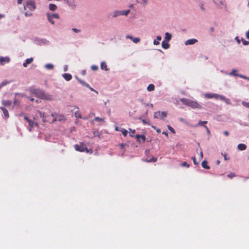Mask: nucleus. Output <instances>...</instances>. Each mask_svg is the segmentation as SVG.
<instances>
[{
  "instance_id": "nucleus-1",
  "label": "nucleus",
  "mask_w": 249,
  "mask_h": 249,
  "mask_svg": "<svg viewBox=\"0 0 249 249\" xmlns=\"http://www.w3.org/2000/svg\"><path fill=\"white\" fill-rule=\"evenodd\" d=\"M37 113L39 116L42 119V121L43 123L45 122H53L56 120V118L54 117L53 114L50 112V114H46L45 112H42L39 110L37 111Z\"/></svg>"
},
{
  "instance_id": "nucleus-13",
  "label": "nucleus",
  "mask_w": 249,
  "mask_h": 249,
  "mask_svg": "<svg viewBox=\"0 0 249 249\" xmlns=\"http://www.w3.org/2000/svg\"><path fill=\"white\" fill-rule=\"evenodd\" d=\"M33 58L31 57V58H27L26 60H25V62H24L23 64V66L24 67H27V65L28 64H29L30 63H31L33 61Z\"/></svg>"
},
{
  "instance_id": "nucleus-11",
  "label": "nucleus",
  "mask_w": 249,
  "mask_h": 249,
  "mask_svg": "<svg viewBox=\"0 0 249 249\" xmlns=\"http://www.w3.org/2000/svg\"><path fill=\"white\" fill-rule=\"evenodd\" d=\"M127 38H130L131 40L133 41V42L135 43H137L140 41V39L139 37H133L132 36H130L129 35L126 36Z\"/></svg>"
},
{
  "instance_id": "nucleus-41",
  "label": "nucleus",
  "mask_w": 249,
  "mask_h": 249,
  "mask_svg": "<svg viewBox=\"0 0 249 249\" xmlns=\"http://www.w3.org/2000/svg\"><path fill=\"white\" fill-rule=\"evenodd\" d=\"M243 105L249 108V102H243Z\"/></svg>"
},
{
  "instance_id": "nucleus-34",
  "label": "nucleus",
  "mask_w": 249,
  "mask_h": 249,
  "mask_svg": "<svg viewBox=\"0 0 249 249\" xmlns=\"http://www.w3.org/2000/svg\"><path fill=\"white\" fill-rule=\"evenodd\" d=\"M157 160V158L153 157L152 159L147 160L148 162H156Z\"/></svg>"
},
{
  "instance_id": "nucleus-38",
  "label": "nucleus",
  "mask_w": 249,
  "mask_h": 249,
  "mask_svg": "<svg viewBox=\"0 0 249 249\" xmlns=\"http://www.w3.org/2000/svg\"><path fill=\"white\" fill-rule=\"evenodd\" d=\"M121 131H122V133L124 137H126L127 136V133H128V131L126 130L123 129Z\"/></svg>"
},
{
  "instance_id": "nucleus-42",
  "label": "nucleus",
  "mask_w": 249,
  "mask_h": 249,
  "mask_svg": "<svg viewBox=\"0 0 249 249\" xmlns=\"http://www.w3.org/2000/svg\"><path fill=\"white\" fill-rule=\"evenodd\" d=\"M142 123L144 124H148V125H150V123L149 122V121H146L145 120H144V119H142Z\"/></svg>"
},
{
  "instance_id": "nucleus-24",
  "label": "nucleus",
  "mask_w": 249,
  "mask_h": 249,
  "mask_svg": "<svg viewBox=\"0 0 249 249\" xmlns=\"http://www.w3.org/2000/svg\"><path fill=\"white\" fill-rule=\"evenodd\" d=\"M29 124V126L31 127L30 131L31 130V128L34 127V125L35 124L36 125H38V124L37 123H35L34 121H31V120H29L28 122Z\"/></svg>"
},
{
  "instance_id": "nucleus-12",
  "label": "nucleus",
  "mask_w": 249,
  "mask_h": 249,
  "mask_svg": "<svg viewBox=\"0 0 249 249\" xmlns=\"http://www.w3.org/2000/svg\"><path fill=\"white\" fill-rule=\"evenodd\" d=\"M207 123V121H199L198 124L196 126H197V125L203 126L204 125L205 128L206 129L207 131L208 132H209V129L208 127L206 125H204V124H206Z\"/></svg>"
},
{
  "instance_id": "nucleus-62",
  "label": "nucleus",
  "mask_w": 249,
  "mask_h": 249,
  "mask_svg": "<svg viewBox=\"0 0 249 249\" xmlns=\"http://www.w3.org/2000/svg\"><path fill=\"white\" fill-rule=\"evenodd\" d=\"M200 8H201V10H204V8L203 7V6H201Z\"/></svg>"
},
{
  "instance_id": "nucleus-4",
  "label": "nucleus",
  "mask_w": 249,
  "mask_h": 249,
  "mask_svg": "<svg viewBox=\"0 0 249 249\" xmlns=\"http://www.w3.org/2000/svg\"><path fill=\"white\" fill-rule=\"evenodd\" d=\"M180 101L184 105L192 108H200V105L196 101H194L186 98L180 99Z\"/></svg>"
},
{
  "instance_id": "nucleus-17",
  "label": "nucleus",
  "mask_w": 249,
  "mask_h": 249,
  "mask_svg": "<svg viewBox=\"0 0 249 249\" xmlns=\"http://www.w3.org/2000/svg\"><path fill=\"white\" fill-rule=\"evenodd\" d=\"M2 104L4 106L9 107L12 104V102L10 100H3Z\"/></svg>"
},
{
  "instance_id": "nucleus-48",
  "label": "nucleus",
  "mask_w": 249,
  "mask_h": 249,
  "mask_svg": "<svg viewBox=\"0 0 249 249\" xmlns=\"http://www.w3.org/2000/svg\"><path fill=\"white\" fill-rule=\"evenodd\" d=\"M236 72V70H232V71H231V73L233 74V75H237V74L235 73Z\"/></svg>"
},
{
  "instance_id": "nucleus-51",
  "label": "nucleus",
  "mask_w": 249,
  "mask_h": 249,
  "mask_svg": "<svg viewBox=\"0 0 249 249\" xmlns=\"http://www.w3.org/2000/svg\"><path fill=\"white\" fill-rule=\"evenodd\" d=\"M224 134H225V136H228L229 135V132L227 131H225L224 132Z\"/></svg>"
},
{
  "instance_id": "nucleus-3",
  "label": "nucleus",
  "mask_w": 249,
  "mask_h": 249,
  "mask_svg": "<svg viewBox=\"0 0 249 249\" xmlns=\"http://www.w3.org/2000/svg\"><path fill=\"white\" fill-rule=\"evenodd\" d=\"M34 93L40 99L47 100H52L53 96L49 94L45 93L43 90L40 89H35Z\"/></svg>"
},
{
  "instance_id": "nucleus-9",
  "label": "nucleus",
  "mask_w": 249,
  "mask_h": 249,
  "mask_svg": "<svg viewBox=\"0 0 249 249\" xmlns=\"http://www.w3.org/2000/svg\"><path fill=\"white\" fill-rule=\"evenodd\" d=\"M197 41H198V40L196 39H195V38L189 39L186 41V42H185V44L186 45H193V44H194L196 43Z\"/></svg>"
},
{
  "instance_id": "nucleus-14",
  "label": "nucleus",
  "mask_w": 249,
  "mask_h": 249,
  "mask_svg": "<svg viewBox=\"0 0 249 249\" xmlns=\"http://www.w3.org/2000/svg\"><path fill=\"white\" fill-rule=\"evenodd\" d=\"M63 78L67 81L71 80L72 78V76L69 73H64L63 74Z\"/></svg>"
},
{
  "instance_id": "nucleus-60",
  "label": "nucleus",
  "mask_w": 249,
  "mask_h": 249,
  "mask_svg": "<svg viewBox=\"0 0 249 249\" xmlns=\"http://www.w3.org/2000/svg\"><path fill=\"white\" fill-rule=\"evenodd\" d=\"M14 104L15 105H16V104H17V100H16V99H15V100H14Z\"/></svg>"
},
{
  "instance_id": "nucleus-8",
  "label": "nucleus",
  "mask_w": 249,
  "mask_h": 249,
  "mask_svg": "<svg viewBox=\"0 0 249 249\" xmlns=\"http://www.w3.org/2000/svg\"><path fill=\"white\" fill-rule=\"evenodd\" d=\"M136 138L139 142H144L146 140L145 137L143 135L138 134L136 136Z\"/></svg>"
},
{
  "instance_id": "nucleus-20",
  "label": "nucleus",
  "mask_w": 249,
  "mask_h": 249,
  "mask_svg": "<svg viewBox=\"0 0 249 249\" xmlns=\"http://www.w3.org/2000/svg\"><path fill=\"white\" fill-rule=\"evenodd\" d=\"M207 163H207V161L206 160H203L202 162V164H201V165H202V167L205 168V169H210V166L207 165Z\"/></svg>"
},
{
  "instance_id": "nucleus-47",
  "label": "nucleus",
  "mask_w": 249,
  "mask_h": 249,
  "mask_svg": "<svg viewBox=\"0 0 249 249\" xmlns=\"http://www.w3.org/2000/svg\"><path fill=\"white\" fill-rule=\"evenodd\" d=\"M72 31L73 32H74L75 33H78V32H80V30H78L76 28H72Z\"/></svg>"
},
{
  "instance_id": "nucleus-44",
  "label": "nucleus",
  "mask_w": 249,
  "mask_h": 249,
  "mask_svg": "<svg viewBox=\"0 0 249 249\" xmlns=\"http://www.w3.org/2000/svg\"><path fill=\"white\" fill-rule=\"evenodd\" d=\"M218 99H220L221 100H225V97L224 96L218 95Z\"/></svg>"
},
{
  "instance_id": "nucleus-55",
  "label": "nucleus",
  "mask_w": 249,
  "mask_h": 249,
  "mask_svg": "<svg viewBox=\"0 0 249 249\" xmlns=\"http://www.w3.org/2000/svg\"><path fill=\"white\" fill-rule=\"evenodd\" d=\"M162 134L165 135L166 136H168V133L166 132H163Z\"/></svg>"
},
{
  "instance_id": "nucleus-58",
  "label": "nucleus",
  "mask_w": 249,
  "mask_h": 249,
  "mask_svg": "<svg viewBox=\"0 0 249 249\" xmlns=\"http://www.w3.org/2000/svg\"><path fill=\"white\" fill-rule=\"evenodd\" d=\"M236 39L237 40V42L240 43V40L238 39V37H236Z\"/></svg>"
},
{
  "instance_id": "nucleus-26",
  "label": "nucleus",
  "mask_w": 249,
  "mask_h": 249,
  "mask_svg": "<svg viewBox=\"0 0 249 249\" xmlns=\"http://www.w3.org/2000/svg\"><path fill=\"white\" fill-rule=\"evenodd\" d=\"M45 67L48 70H52L53 69L54 66L52 64H47L45 65Z\"/></svg>"
},
{
  "instance_id": "nucleus-53",
  "label": "nucleus",
  "mask_w": 249,
  "mask_h": 249,
  "mask_svg": "<svg viewBox=\"0 0 249 249\" xmlns=\"http://www.w3.org/2000/svg\"><path fill=\"white\" fill-rule=\"evenodd\" d=\"M157 39H158V40H160L161 39V37L160 36H157Z\"/></svg>"
},
{
  "instance_id": "nucleus-19",
  "label": "nucleus",
  "mask_w": 249,
  "mask_h": 249,
  "mask_svg": "<svg viewBox=\"0 0 249 249\" xmlns=\"http://www.w3.org/2000/svg\"><path fill=\"white\" fill-rule=\"evenodd\" d=\"M162 47L163 48L165 49H167L169 47V44L168 43V41H163L161 43Z\"/></svg>"
},
{
  "instance_id": "nucleus-57",
  "label": "nucleus",
  "mask_w": 249,
  "mask_h": 249,
  "mask_svg": "<svg viewBox=\"0 0 249 249\" xmlns=\"http://www.w3.org/2000/svg\"><path fill=\"white\" fill-rule=\"evenodd\" d=\"M87 87H89V88L91 90H92V91H93V90H94V89H93V88H91V87H89V86L88 85H87Z\"/></svg>"
},
{
  "instance_id": "nucleus-50",
  "label": "nucleus",
  "mask_w": 249,
  "mask_h": 249,
  "mask_svg": "<svg viewBox=\"0 0 249 249\" xmlns=\"http://www.w3.org/2000/svg\"><path fill=\"white\" fill-rule=\"evenodd\" d=\"M75 116L76 117L81 118V115L78 113H75Z\"/></svg>"
},
{
  "instance_id": "nucleus-21",
  "label": "nucleus",
  "mask_w": 249,
  "mask_h": 249,
  "mask_svg": "<svg viewBox=\"0 0 249 249\" xmlns=\"http://www.w3.org/2000/svg\"><path fill=\"white\" fill-rule=\"evenodd\" d=\"M10 83V81L5 80L2 82V83L0 84V89H1L3 87L9 84Z\"/></svg>"
},
{
  "instance_id": "nucleus-46",
  "label": "nucleus",
  "mask_w": 249,
  "mask_h": 249,
  "mask_svg": "<svg viewBox=\"0 0 249 249\" xmlns=\"http://www.w3.org/2000/svg\"><path fill=\"white\" fill-rule=\"evenodd\" d=\"M152 127H153V128L155 129L156 130V131L157 132V133H160V129H156V127L154 126H152Z\"/></svg>"
},
{
  "instance_id": "nucleus-64",
  "label": "nucleus",
  "mask_w": 249,
  "mask_h": 249,
  "mask_svg": "<svg viewBox=\"0 0 249 249\" xmlns=\"http://www.w3.org/2000/svg\"><path fill=\"white\" fill-rule=\"evenodd\" d=\"M248 6L249 7V1L248 2Z\"/></svg>"
},
{
  "instance_id": "nucleus-49",
  "label": "nucleus",
  "mask_w": 249,
  "mask_h": 249,
  "mask_svg": "<svg viewBox=\"0 0 249 249\" xmlns=\"http://www.w3.org/2000/svg\"><path fill=\"white\" fill-rule=\"evenodd\" d=\"M246 37L249 39V31L246 33Z\"/></svg>"
},
{
  "instance_id": "nucleus-18",
  "label": "nucleus",
  "mask_w": 249,
  "mask_h": 249,
  "mask_svg": "<svg viewBox=\"0 0 249 249\" xmlns=\"http://www.w3.org/2000/svg\"><path fill=\"white\" fill-rule=\"evenodd\" d=\"M0 108L1 110H2L5 117H6V118H8L9 116L8 110L3 107H0Z\"/></svg>"
},
{
  "instance_id": "nucleus-10",
  "label": "nucleus",
  "mask_w": 249,
  "mask_h": 249,
  "mask_svg": "<svg viewBox=\"0 0 249 249\" xmlns=\"http://www.w3.org/2000/svg\"><path fill=\"white\" fill-rule=\"evenodd\" d=\"M205 97L207 98L218 99V95L216 94L206 93L205 94Z\"/></svg>"
},
{
  "instance_id": "nucleus-43",
  "label": "nucleus",
  "mask_w": 249,
  "mask_h": 249,
  "mask_svg": "<svg viewBox=\"0 0 249 249\" xmlns=\"http://www.w3.org/2000/svg\"><path fill=\"white\" fill-rule=\"evenodd\" d=\"M193 160V162L195 164V165H197L198 164V163L196 162V157H192V158Z\"/></svg>"
},
{
  "instance_id": "nucleus-16",
  "label": "nucleus",
  "mask_w": 249,
  "mask_h": 249,
  "mask_svg": "<svg viewBox=\"0 0 249 249\" xmlns=\"http://www.w3.org/2000/svg\"><path fill=\"white\" fill-rule=\"evenodd\" d=\"M247 148V146L244 143H240L238 145V149L240 150H245Z\"/></svg>"
},
{
  "instance_id": "nucleus-6",
  "label": "nucleus",
  "mask_w": 249,
  "mask_h": 249,
  "mask_svg": "<svg viewBox=\"0 0 249 249\" xmlns=\"http://www.w3.org/2000/svg\"><path fill=\"white\" fill-rule=\"evenodd\" d=\"M74 148L76 151L79 152H84L86 151L87 152H88V148L85 146V145L83 144H82L81 145L75 144L74 145Z\"/></svg>"
},
{
  "instance_id": "nucleus-31",
  "label": "nucleus",
  "mask_w": 249,
  "mask_h": 249,
  "mask_svg": "<svg viewBox=\"0 0 249 249\" xmlns=\"http://www.w3.org/2000/svg\"><path fill=\"white\" fill-rule=\"evenodd\" d=\"M94 120L95 121L99 122H103L104 121V119H103L102 118H100L99 117H95L94 119Z\"/></svg>"
},
{
  "instance_id": "nucleus-2",
  "label": "nucleus",
  "mask_w": 249,
  "mask_h": 249,
  "mask_svg": "<svg viewBox=\"0 0 249 249\" xmlns=\"http://www.w3.org/2000/svg\"><path fill=\"white\" fill-rule=\"evenodd\" d=\"M36 8L35 3L34 1L30 0L26 2L24 5V9L26 11L25 15L26 17H29L32 15V12L34 11Z\"/></svg>"
},
{
  "instance_id": "nucleus-61",
  "label": "nucleus",
  "mask_w": 249,
  "mask_h": 249,
  "mask_svg": "<svg viewBox=\"0 0 249 249\" xmlns=\"http://www.w3.org/2000/svg\"><path fill=\"white\" fill-rule=\"evenodd\" d=\"M224 159H225V160H227V159L226 158V155H224Z\"/></svg>"
},
{
  "instance_id": "nucleus-25",
  "label": "nucleus",
  "mask_w": 249,
  "mask_h": 249,
  "mask_svg": "<svg viewBox=\"0 0 249 249\" xmlns=\"http://www.w3.org/2000/svg\"><path fill=\"white\" fill-rule=\"evenodd\" d=\"M47 18L48 19L49 21L50 22H51L52 24H54V21L53 20L54 18H53L51 16L50 14H47Z\"/></svg>"
},
{
  "instance_id": "nucleus-30",
  "label": "nucleus",
  "mask_w": 249,
  "mask_h": 249,
  "mask_svg": "<svg viewBox=\"0 0 249 249\" xmlns=\"http://www.w3.org/2000/svg\"><path fill=\"white\" fill-rule=\"evenodd\" d=\"M50 16L53 18L55 19H58L59 18V16L58 14L55 13L50 15Z\"/></svg>"
},
{
  "instance_id": "nucleus-33",
  "label": "nucleus",
  "mask_w": 249,
  "mask_h": 249,
  "mask_svg": "<svg viewBox=\"0 0 249 249\" xmlns=\"http://www.w3.org/2000/svg\"><path fill=\"white\" fill-rule=\"evenodd\" d=\"M130 131V136L131 137H134V134L135 133L136 131L135 129H131V128L129 129Z\"/></svg>"
},
{
  "instance_id": "nucleus-27",
  "label": "nucleus",
  "mask_w": 249,
  "mask_h": 249,
  "mask_svg": "<svg viewBox=\"0 0 249 249\" xmlns=\"http://www.w3.org/2000/svg\"><path fill=\"white\" fill-rule=\"evenodd\" d=\"M172 37V35L169 34V33H165V39L167 40V41H169Z\"/></svg>"
},
{
  "instance_id": "nucleus-37",
  "label": "nucleus",
  "mask_w": 249,
  "mask_h": 249,
  "mask_svg": "<svg viewBox=\"0 0 249 249\" xmlns=\"http://www.w3.org/2000/svg\"><path fill=\"white\" fill-rule=\"evenodd\" d=\"M91 69L93 71H95L98 69V67L96 65H92L91 67Z\"/></svg>"
},
{
  "instance_id": "nucleus-59",
  "label": "nucleus",
  "mask_w": 249,
  "mask_h": 249,
  "mask_svg": "<svg viewBox=\"0 0 249 249\" xmlns=\"http://www.w3.org/2000/svg\"><path fill=\"white\" fill-rule=\"evenodd\" d=\"M240 77H242V78H243L244 79H247V78L246 76H243V75H240Z\"/></svg>"
},
{
  "instance_id": "nucleus-39",
  "label": "nucleus",
  "mask_w": 249,
  "mask_h": 249,
  "mask_svg": "<svg viewBox=\"0 0 249 249\" xmlns=\"http://www.w3.org/2000/svg\"><path fill=\"white\" fill-rule=\"evenodd\" d=\"M227 176L228 178H233L235 176V175L234 173H231L228 174L227 175Z\"/></svg>"
},
{
  "instance_id": "nucleus-22",
  "label": "nucleus",
  "mask_w": 249,
  "mask_h": 249,
  "mask_svg": "<svg viewBox=\"0 0 249 249\" xmlns=\"http://www.w3.org/2000/svg\"><path fill=\"white\" fill-rule=\"evenodd\" d=\"M147 89L149 91H153L155 89V86L152 84H149L147 88Z\"/></svg>"
},
{
  "instance_id": "nucleus-36",
  "label": "nucleus",
  "mask_w": 249,
  "mask_h": 249,
  "mask_svg": "<svg viewBox=\"0 0 249 249\" xmlns=\"http://www.w3.org/2000/svg\"><path fill=\"white\" fill-rule=\"evenodd\" d=\"M168 129L173 134L175 133V131L174 129L170 125H168Z\"/></svg>"
},
{
  "instance_id": "nucleus-63",
  "label": "nucleus",
  "mask_w": 249,
  "mask_h": 249,
  "mask_svg": "<svg viewBox=\"0 0 249 249\" xmlns=\"http://www.w3.org/2000/svg\"><path fill=\"white\" fill-rule=\"evenodd\" d=\"M211 31L213 32V30H214V29H213V27H212V28H211Z\"/></svg>"
},
{
  "instance_id": "nucleus-28",
  "label": "nucleus",
  "mask_w": 249,
  "mask_h": 249,
  "mask_svg": "<svg viewBox=\"0 0 249 249\" xmlns=\"http://www.w3.org/2000/svg\"><path fill=\"white\" fill-rule=\"evenodd\" d=\"M130 10L121 11V15L127 16L130 13Z\"/></svg>"
},
{
  "instance_id": "nucleus-32",
  "label": "nucleus",
  "mask_w": 249,
  "mask_h": 249,
  "mask_svg": "<svg viewBox=\"0 0 249 249\" xmlns=\"http://www.w3.org/2000/svg\"><path fill=\"white\" fill-rule=\"evenodd\" d=\"M137 2L138 3L142 2L144 6L146 5L147 3V0H136Z\"/></svg>"
},
{
  "instance_id": "nucleus-23",
  "label": "nucleus",
  "mask_w": 249,
  "mask_h": 249,
  "mask_svg": "<svg viewBox=\"0 0 249 249\" xmlns=\"http://www.w3.org/2000/svg\"><path fill=\"white\" fill-rule=\"evenodd\" d=\"M57 8V6L54 4L51 3L49 4V9L50 10L54 11H55Z\"/></svg>"
},
{
  "instance_id": "nucleus-52",
  "label": "nucleus",
  "mask_w": 249,
  "mask_h": 249,
  "mask_svg": "<svg viewBox=\"0 0 249 249\" xmlns=\"http://www.w3.org/2000/svg\"><path fill=\"white\" fill-rule=\"evenodd\" d=\"M24 119L27 121L28 122L29 121V120H30V119L27 116H25L24 117Z\"/></svg>"
},
{
  "instance_id": "nucleus-45",
  "label": "nucleus",
  "mask_w": 249,
  "mask_h": 249,
  "mask_svg": "<svg viewBox=\"0 0 249 249\" xmlns=\"http://www.w3.org/2000/svg\"><path fill=\"white\" fill-rule=\"evenodd\" d=\"M153 43L154 45H159L160 44L158 39H157V40H155Z\"/></svg>"
},
{
  "instance_id": "nucleus-29",
  "label": "nucleus",
  "mask_w": 249,
  "mask_h": 249,
  "mask_svg": "<svg viewBox=\"0 0 249 249\" xmlns=\"http://www.w3.org/2000/svg\"><path fill=\"white\" fill-rule=\"evenodd\" d=\"M113 14V17H116L120 15H121V11H115L114 12Z\"/></svg>"
},
{
  "instance_id": "nucleus-56",
  "label": "nucleus",
  "mask_w": 249,
  "mask_h": 249,
  "mask_svg": "<svg viewBox=\"0 0 249 249\" xmlns=\"http://www.w3.org/2000/svg\"><path fill=\"white\" fill-rule=\"evenodd\" d=\"M200 158L201 159H202L203 158V153L202 151L200 152Z\"/></svg>"
},
{
  "instance_id": "nucleus-15",
  "label": "nucleus",
  "mask_w": 249,
  "mask_h": 249,
  "mask_svg": "<svg viewBox=\"0 0 249 249\" xmlns=\"http://www.w3.org/2000/svg\"><path fill=\"white\" fill-rule=\"evenodd\" d=\"M101 69L103 70L107 71L108 69L107 68V63L105 62H102L101 64Z\"/></svg>"
},
{
  "instance_id": "nucleus-54",
  "label": "nucleus",
  "mask_w": 249,
  "mask_h": 249,
  "mask_svg": "<svg viewBox=\"0 0 249 249\" xmlns=\"http://www.w3.org/2000/svg\"><path fill=\"white\" fill-rule=\"evenodd\" d=\"M23 0H18V4H21Z\"/></svg>"
},
{
  "instance_id": "nucleus-35",
  "label": "nucleus",
  "mask_w": 249,
  "mask_h": 249,
  "mask_svg": "<svg viewBox=\"0 0 249 249\" xmlns=\"http://www.w3.org/2000/svg\"><path fill=\"white\" fill-rule=\"evenodd\" d=\"M241 41L244 45H248L249 44V41L246 40L244 38H242Z\"/></svg>"
},
{
  "instance_id": "nucleus-7",
  "label": "nucleus",
  "mask_w": 249,
  "mask_h": 249,
  "mask_svg": "<svg viewBox=\"0 0 249 249\" xmlns=\"http://www.w3.org/2000/svg\"><path fill=\"white\" fill-rule=\"evenodd\" d=\"M10 59L9 57H0V64L1 65H4L5 63H8L10 62Z\"/></svg>"
},
{
  "instance_id": "nucleus-5",
  "label": "nucleus",
  "mask_w": 249,
  "mask_h": 249,
  "mask_svg": "<svg viewBox=\"0 0 249 249\" xmlns=\"http://www.w3.org/2000/svg\"><path fill=\"white\" fill-rule=\"evenodd\" d=\"M167 115V112L166 111H157L154 113V117L155 118L162 119L164 117H166Z\"/></svg>"
},
{
  "instance_id": "nucleus-40",
  "label": "nucleus",
  "mask_w": 249,
  "mask_h": 249,
  "mask_svg": "<svg viewBox=\"0 0 249 249\" xmlns=\"http://www.w3.org/2000/svg\"><path fill=\"white\" fill-rule=\"evenodd\" d=\"M181 166L183 167H186L187 168L189 167V165L185 161L181 163Z\"/></svg>"
}]
</instances>
